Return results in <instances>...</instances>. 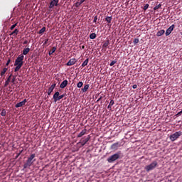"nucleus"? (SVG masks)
Masks as SVG:
<instances>
[{"label": "nucleus", "mask_w": 182, "mask_h": 182, "mask_svg": "<svg viewBox=\"0 0 182 182\" xmlns=\"http://www.w3.org/2000/svg\"><path fill=\"white\" fill-rule=\"evenodd\" d=\"M23 55L21 54L18 56V58L16 59L14 62V66L16 68H14V72H19L21 70V68L23 66V59H24Z\"/></svg>", "instance_id": "nucleus-1"}, {"label": "nucleus", "mask_w": 182, "mask_h": 182, "mask_svg": "<svg viewBox=\"0 0 182 182\" xmlns=\"http://www.w3.org/2000/svg\"><path fill=\"white\" fill-rule=\"evenodd\" d=\"M35 157H36V155L35 154H32L27 159L26 162L23 165V168H28V167H31L32 164H33V162L36 161Z\"/></svg>", "instance_id": "nucleus-2"}, {"label": "nucleus", "mask_w": 182, "mask_h": 182, "mask_svg": "<svg viewBox=\"0 0 182 182\" xmlns=\"http://www.w3.org/2000/svg\"><path fill=\"white\" fill-rule=\"evenodd\" d=\"M156 167H159V162H157V161H154L149 165L146 166L144 170L149 173V171L154 170Z\"/></svg>", "instance_id": "nucleus-3"}, {"label": "nucleus", "mask_w": 182, "mask_h": 182, "mask_svg": "<svg viewBox=\"0 0 182 182\" xmlns=\"http://www.w3.org/2000/svg\"><path fill=\"white\" fill-rule=\"evenodd\" d=\"M120 154H122V152L118 151L117 154H114L107 158V161H108V163H114L116 160H119V159H120Z\"/></svg>", "instance_id": "nucleus-4"}, {"label": "nucleus", "mask_w": 182, "mask_h": 182, "mask_svg": "<svg viewBox=\"0 0 182 182\" xmlns=\"http://www.w3.org/2000/svg\"><path fill=\"white\" fill-rule=\"evenodd\" d=\"M181 135L182 132L181 131L176 132L170 136V140L171 141H176V140H177V139H178V137H180Z\"/></svg>", "instance_id": "nucleus-5"}, {"label": "nucleus", "mask_w": 182, "mask_h": 182, "mask_svg": "<svg viewBox=\"0 0 182 182\" xmlns=\"http://www.w3.org/2000/svg\"><path fill=\"white\" fill-rule=\"evenodd\" d=\"M174 28H176V26L174 24H172L166 31L165 35L166 36H168L173 31H174Z\"/></svg>", "instance_id": "nucleus-6"}, {"label": "nucleus", "mask_w": 182, "mask_h": 182, "mask_svg": "<svg viewBox=\"0 0 182 182\" xmlns=\"http://www.w3.org/2000/svg\"><path fill=\"white\" fill-rule=\"evenodd\" d=\"M89 140H90V135H88L85 139H81L79 143L83 146L87 143V141H89Z\"/></svg>", "instance_id": "nucleus-7"}, {"label": "nucleus", "mask_w": 182, "mask_h": 182, "mask_svg": "<svg viewBox=\"0 0 182 182\" xmlns=\"http://www.w3.org/2000/svg\"><path fill=\"white\" fill-rule=\"evenodd\" d=\"M58 4H59V0H53L50 3L49 8L52 9L53 6H58Z\"/></svg>", "instance_id": "nucleus-8"}, {"label": "nucleus", "mask_w": 182, "mask_h": 182, "mask_svg": "<svg viewBox=\"0 0 182 182\" xmlns=\"http://www.w3.org/2000/svg\"><path fill=\"white\" fill-rule=\"evenodd\" d=\"M27 102H28V100H26V99H24L23 101L17 103L15 105V107H16L17 109H18V107H22V106H25V105L26 104Z\"/></svg>", "instance_id": "nucleus-9"}, {"label": "nucleus", "mask_w": 182, "mask_h": 182, "mask_svg": "<svg viewBox=\"0 0 182 182\" xmlns=\"http://www.w3.org/2000/svg\"><path fill=\"white\" fill-rule=\"evenodd\" d=\"M60 94L59 93V92H55V93L53 95V102L54 103H56V102L59 101V95Z\"/></svg>", "instance_id": "nucleus-10"}, {"label": "nucleus", "mask_w": 182, "mask_h": 182, "mask_svg": "<svg viewBox=\"0 0 182 182\" xmlns=\"http://www.w3.org/2000/svg\"><path fill=\"white\" fill-rule=\"evenodd\" d=\"M55 87H56V84H53L48 90V95L50 96V94L52 93V92H53V90L55 89Z\"/></svg>", "instance_id": "nucleus-11"}, {"label": "nucleus", "mask_w": 182, "mask_h": 182, "mask_svg": "<svg viewBox=\"0 0 182 182\" xmlns=\"http://www.w3.org/2000/svg\"><path fill=\"white\" fill-rule=\"evenodd\" d=\"M77 60L75 58H71L68 63H67V66H73L75 63H76Z\"/></svg>", "instance_id": "nucleus-12"}, {"label": "nucleus", "mask_w": 182, "mask_h": 182, "mask_svg": "<svg viewBox=\"0 0 182 182\" xmlns=\"http://www.w3.org/2000/svg\"><path fill=\"white\" fill-rule=\"evenodd\" d=\"M120 147V144L119 142L114 143L111 146V150H117Z\"/></svg>", "instance_id": "nucleus-13"}, {"label": "nucleus", "mask_w": 182, "mask_h": 182, "mask_svg": "<svg viewBox=\"0 0 182 182\" xmlns=\"http://www.w3.org/2000/svg\"><path fill=\"white\" fill-rule=\"evenodd\" d=\"M67 86H68V80H65L61 82L60 87V89H65V87H66Z\"/></svg>", "instance_id": "nucleus-14"}, {"label": "nucleus", "mask_w": 182, "mask_h": 182, "mask_svg": "<svg viewBox=\"0 0 182 182\" xmlns=\"http://www.w3.org/2000/svg\"><path fill=\"white\" fill-rule=\"evenodd\" d=\"M87 132V129H84L82 130V132L80 134H78L77 137V138L83 137V136H85V134H86Z\"/></svg>", "instance_id": "nucleus-15"}, {"label": "nucleus", "mask_w": 182, "mask_h": 182, "mask_svg": "<svg viewBox=\"0 0 182 182\" xmlns=\"http://www.w3.org/2000/svg\"><path fill=\"white\" fill-rule=\"evenodd\" d=\"M12 77V74H11L9 77L7 78L6 81L5 82L4 84V87H6L11 82V78Z\"/></svg>", "instance_id": "nucleus-16"}, {"label": "nucleus", "mask_w": 182, "mask_h": 182, "mask_svg": "<svg viewBox=\"0 0 182 182\" xmlns=\"http://www.w3.org/2000/svg\"><path fill=\"white\" fill-rule=\"evenodd\" d=\"M89 84L85 85L84 87L81 89L82 92H83V93L87 92V90H89Z\"/></svg>", "instance_id": "nucleus-17"}, {"label": "nucleus", "mask_w": 182, "mask_h": 182, "mask_svg": "<svg viewBox=\"0 0 182 182\" xmlns=\"http://www.w3.org/2000/svg\"><path fill=\"white\" fill-rule=\"evenodd\" d=\"M166 31L164 30H160L156 33V36H162V35H164Z\"/></svg>", "instance_id": "nucleus-18"}, {"label": "nucleus", "mask_w": 182, "mask_h": 182, "mask_svg": "<svg viewBox=\"0 0 182 182\" xmlns=\"http://www.w3.org/2000/svg\"><path fill=\"white\" fill-rule=\"evenodd\" d=\"M56 52V47H53L51 50L48 52V55L50 56L51 55H53Z\"/></svg>", "instance_id": "nucleus-19"}, {"label": "nucleus", "mask_w": 182, "mask_h": 182, "mask_svg": "<svg viewBox=\"0 0 182 182\" xmlns=\"http://www.w3.org/2000/svg\"><path fill=\"white\" fill-rule=\"evenodd\" d=\"M19 33V30L18 28H16L12 33H11V36L14 35V36H16Z\"/></svg>", "instance_id": "nucleus-20"}, {"label": "nucleus", "mask_w": 182, "mask_h": 182, "mask_svg": "<svg viewBox=\"0 0 182 182\" xmlns=\"http://www.w3.org/2000/svg\"><path fill=\"white\" fill-rule=\"evenodd\" d=\"M28 52H31V48H25L23 50V55H28Z\"/></svg>", "instance_id": "nucleus-21"}, {"label": "nucleus", "mask_w": 182, "mask_h": 182, "mask_svg": "<svg viewBox=\"0 0 182 182\" xmlns=\"http://www.w3.org/2000/svg\"><path fill=\"white\" fill-rule=\"evenodd\" d=\"M87 63H89V58H87L81 65L82 68H85V66H87Z\"/></svg>", "instance_id": "nucleus-22"}, {"label": "nucleus", "mask_w": 182, "mask_h": 182, "mask_svg": "<svg viewBox=\"0 0 182 182\" xmlns=\"http://www.w3.org/2000/svg\"><path fill=\"white\" fill-rule=\"evenodd\" d=\"M112 16H107L105 18V21L107 22V23H112Z\"/></svg>", "instance_id": "nucleus-23"}, {"label": "nucleus", "mask_w": 182, "mask_h": 182, "mask_svg": "<svg viewBox=\"0 0 182 182\" xmlns=\"http://www.w3.org/2000/svg\"><path fill=\"white\" fill-rule=\"evenodd\" d=\"M109 45H110V43L109 42V40H107L104 43L102 48H107L109 46Z\"/></svg>", "instance_id": "nucleus-24"}, {"label": "nucleus", "mask_w": 182, "mask_h": 182, "mask_svg": "<svg viewBox=\"0 0 182 182\" xmlns=\"http://www.w3.org/2000/svg\"><path fill=\"white\" fill-rule=\"evenodd\" d=\"M46 31V27H43L39 31L38 33L40 35H42V33H44V32Z\"/></svg>", "instance_id": "nucleus-25"}, {"label": "nucleus", "mask_w": 182, "mask_h": 182, "mask_svg": "<svg viewBox=\"0 0 182 182\" xmlns=\"http://www.w3.org/2000/svg\"><path fill=\"white\" fill-rule=\"evenodd\" d=\"M7 71H8V68H4L3 70L1 72V76H4V75H5V73H6Z\"/></svg>", "instance_id": "nucleus-26"}, {"label": "nucleus", "mask_w": 182, "mask_h": 182, "mask_svg": "<svg viewBox=\"0 0 182 182\" xmlns=\"http://www.w3.org/2000/svg\"><path fill=\"white\" fill-rule=\"evenodd\" d=\"M1 116L4 117L6 116V109H3L1 112Z\"/></svg>", "instance_id": "nucleus-27"}, {"label": "nucleus", "mask_w": 182, "mask_h": 182, "mask_svg": "<svg viewBox=\"0 0 182 182\" xmlns=\"http://www.w3.org/2000/svg\"><path fill=\"white\" fill-rule=\"evenodd\" d=\"M90 38L91 39H96V33H92L90 35Z\"/></svg>", "instance_id": "nucleus-28"}, {"label": "nucleus", "mask_w": 182, "mask_h": 182, "mask_svg": "<svg viewBox=\"0 0 182 182\" xmlns=\"http://www.w3.org/2000/svg\"><path fill=\"white\" fill-rule=\"evenodd\" d=\"M161 8V4H158L154 8V11H157V9H160Z\"/></svg>", "instance_id": "nucleus-29"}, {"label": "nucleus", "mask_w": 182, "mask_h": 182, "mask_svg": "<svg viewBox=\"0 0 182 182\" xmlns=\"http://www.w3.org/2000/svg\"><path fill=\"white\" fill-rule=\"evenodd\" d=\"M82 86H83V82L80 81V82L77 84V87L80 88V87H82Z\"/></svg>", "instance_id": "nucleus-30"}, {"label": "nucleus", "mask_w": 182, "mask_h": 182, "mask_svg": "<svg viewBox=\"0 0 182 182\" xmlns=\"http://www.w3.org/2000/svg\"><path fill=\"white\" fill-rule=\"evenodd\" d=\"M17 25H18V23H16L15 24L12 25L10 28L11 31H14V29L16 28Z\"/></svg>", "instance_id": "nucleus-31"}, {"label": "nucleus", "mask_w": 182, "mask_h": 182, "mask_svg": "<svg viewBox=\"0 0 182 182\" xmlns=\"http://www.w3.org/2000/svg\"><path fill=\"white\" fill-rule=\"evenodd\" d=\"M15 80H16V76L14 75L11 80V83H13V85H15Z\"/></svg>", "instance_id": "nucleus-32"}, {"label": "nucleus", "mask_w": 182, "mask_h": 182, "mask_svg": "<svg viewBox=\"0 0 182 182\" xmlns=\"http://www.w3.org/2000/svg\"><path fill=\"white\" fill-rule=\"evenodd\" d=\"M81 5H82V3L80 1H77L75 3L76 8H79V6H80Z\"/></svg>", "instance_id": "nucleus-33"}, {"label": "nucleus", "mask_w": 182, "mask_h": 182, "mask_svg": "<svg viewBox=\"0 0 182 182\" xmlns=\"http://www.w3.org/2000/svg\"><path fill=\"white\" fill-rule=\"evenodd\" d=\"M149 4H145V6L143 8L144 11H147V9H149Z\"/></svg>", "instance_id": "nucleus-34"}, {"label": "nucleus", "mask_w": 182, "mask_h": 182, "mask_svg": "<svg viewBox=\"0 0 182 182\" xmlns=\"http://www.w3.org/2000/svg\"><path fill=\"white\" fill-rule=\"evenodd\" d=\"M139 42H140V40H139V38H135L134 40V45H136V43H139Z\"/></svg>", "instance_id": "nucleus-35"}, {"label": "nucleus", "mask_w": 182, "mask_h": 182, "mask_svg": "<svg viewBox=\"0 0 182 182\" xmlns=\"http://www.w3.org/2000/svg\"><path fill=\"white\" fill-rule=\"evenodd\" d=\"M117 63V61H116V60H112V61L110 63L109 66H113V65H115V63Z\"/></svg>", "instance_id": "nucleus-36"}, {"label": "nucleus", "mask_w": 182, "mask_h": 182, "mask_svg": "<svg viewBox=\"0 0 182 182\" xmlns=\"http://www.w3.org/2000/svg\"><path fill=\"white\" fill-rule=\"evenodd\" d=\"M63 97H65V94H63L61 95H59L58 97V100H60L61 99H63Z\"/></svg>", "instance_id": "nucleus-37"}, {"label": "nucleus", "mask_w": 182, "mask_h": 182, "mask_svg": "<svg viewBox=\"0 0 182 182\" xmlns=\"http://www.w3.org/2000/svg\"><path fill=\"white\" fill-rule=\"evenodd\" d=\"M181 114H182V110L180 111L179 112H178V113L176 114V117H178L179 116H181Z\"/></svg>", "instance_id": "nucleus-38"}, {"label": "nucleus", "mask_w": 182, "mask_h": 182, "mask_svg": "<svg viewBox=\"0 0 182 182\" xmlns=\"http://www.w3.org/2000/svg\"><path fill=\"white\" fill-rule=\"evenodd\" d=\"M93 22H94V23H96V22H97V16H95L94 17Z\"/></svg>", "instance_id": "nucleus-39"}, {"label": "nucleus", "mask_w": 182, "mask_h": 182, "mask_svg": "<svg viewBox=\"0 0 182 182\" xmlns=\"http://www.w3.org/2000/svg\"><path fill=\"white\" fill-rule=\"evenodd\" d=\"M109 105V106H113V105H114V100H112Z\"/></svg>", "instance_id": "nucleus-40"}, {"label": "nucleus", "mask_w": 182, "mask_h": 182, "mask_svg": "<svg viewBox=\"0 0 182 182\" xmlns=\"http://www.w3.org/2000/svg\"><path fill=\"white\" fill-rule=\"evenodd\" d=\"M9 63H11V59H9V60H7V63H6V66H9Z\"/></svg>", "instance_id": "nucleus-41"}, {"label": "nucleus", "mask_w": 182, "mask_h": 182, "mask_svg": "<svg viewBox=\"0 0 182 182\" xmlns=\"http://www.w3.org/2000/svg\"><path fill=\"white\" fill-rule=\"evenodd\" d=\"M49 41V39H46L43 43V45H48V42Z\"/></svg>", "instance_id": "nucleus-42"}, {"label": "nucleus", "mask_w": 182, "mask_h": 182, "mask_svg": "<svg viewBox=\"0 0 182 182\" xmlns=\"http://www.w3.org/2000/svg\"><path fill=\"white\" fill-rule=\"evenodd\" d=\"M132 87H133V89H137V85H134L132 86Z\"/></svg>", "instance_id": "nucleus-43"}, {"label": "nucleus", "mask_w": 182, "mask_h": 182, "mask_svg": "<svg viewBox=\"0 0 182 182\" xmlns=\"http://www.w3.org/2000/svg\"><path fill=\"white\" fill-rule=\"evenodd\" d=\"M27 43H28V41L26 40V41L23 43V45H27Z\"/></svg>", "instance_id": "nucleus-44"}, {"label": "nucleus", "mask_w": 182, "mask_h": 182, "mask_svg": "<svg viewBox=\"0 0 182 182\" xmlns=\"http://www.w3.org/2000/svg\"><path fill=\"white\" fill-rule=\"evenodd\" d=\"M107 109H109V110H111V109H112V105H110L109 104V105H108V107H107Z\"/></svg>", "instance_id": "nucleus-45"}, {"label": "nucleus", "mask_w": 182, "mask_h": 182, "mask_svg": "<svg viewBox=\"0 0 182 182\" xmlns=\"http://www.w3.org/2000/svg\"><path fill=\"white\" fill-rule=\"evenodd\" d=\"M78 1H80V3H81V4H83V2H85V1H86V0H78Z\"/></svg>", "instance_id": "nucleus-46"}, {"label": "nucleus", "mask_w": 182, "mask_h": 182, "mask_svg": "<svg viewBox=\"0 0 182 182\" xmlns=\"http://www.w3.org/2000/svg\"><path fill=\"white\" fill-rule=\"evenodd\" d=\"M82 49H85V46H82Z\"/></svg>", "instance_id": "nucleus-47"}, {"label": "nucleus", "mask_w": 182, "mask_h": 182, "mask_svg": "<svg viewBox=\"0 0 182 182\" xmlns=\"http://www.w3.org/2000/svg\"><path fill=\"white\" fill-rule=\"evenodd\" d=\"M100 99H102V97H100V98L98 99V101L100 100Z\"/></svg>", "instance_id": "nucleus-48"}]
</instances>
